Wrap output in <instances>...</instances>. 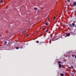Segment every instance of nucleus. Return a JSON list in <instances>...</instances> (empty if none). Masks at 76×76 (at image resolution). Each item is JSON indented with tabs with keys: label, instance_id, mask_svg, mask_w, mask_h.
I'll use <instances>...</instances> for the list:
<instances>
[{
	"label": "nucleus",
	"instance_id": "nucleus-1",
	"mask_svg": "<svg viewBox=\"0 0 76 76\" xmlns=\"http://www.w3.org/2000/svg\"><path fill=\"white\" fill-rule=\"evenodd\" d=\"M58 39L56 38V36H54L52 39V41H56V40H57Z\"/></svg>",
	"mask_w": 76,
	"mask_h": 76
},
{
	"label": "nucleus",
	"instance_id": "nucleus-2",
	"mask_svg": "<svg viewBox=\"0 0 76 76\" xmlns=\"http://www.w3.org/2000/svg\"><path fill=\"white\" fill-rule=\"evenodd\" d=\"M73 6H76V2H74V4H73Z\"/></svg>",
	"mask_w": 76,
	"mask_h": 76
},
{
	"label": "nucleus",
	"instance_id": "nucleus-3",
	"mask_svg": "<svg viewBox=\"0 0 76 76\" xmlns=\"http://www.w3.org/2000/svg\"><path fill=\"white\" fill-rule=\"evenodd\" d=\"M70 35V33H67L66 34V37H69Z\"/></svg>",
	"mask_w": 76,
	"mask_h": 76
},
{
	"label": "nucleus",
	"instance_id": "nucleus-4",
	"mask_svg": "<svg viewBox=\"0 0 76 76\" xmlns=\"http://www.w3.org/2000/svg\"><path fill=\"white\" fill-rule=\"evenodd\" d=\"M7 42L6 41H5L4 43V45H6V44H7Z\"/></svg>",
	"mask_w": 76,
	"mask_h": 76
},
{
	"label": "nucleus",
	"instance_id": "nucleus-5",
	"mask_svg": "<svg viewBox=\"0 0 76 76\" xmlns=\"http://www.w3.org/2000/svg\"><path fill=\"white\" fill-rule=\"evenodd\" d=\"M58 65L59 67L61 68V65L60 64H59Z\"/></svg>",
	"mask_w": 76,
	"mask_h": 76
},
{
	"label": "nucleus",
	"instance_id": "nucleus-6",
	"mask_svg": "<svg viewBox=\"0 0 76 76\" xmlns=\"http://www.w3.org/2000/svg\"><path fill=\"white\" fill-rule=\"evenodd\" d=\"M48 24H49V23L48 22H46L45 23V25H48Z\"/></svg>",
	"mask_w": 76,
	"mask_h": 76
},
{
	"label": "nucleus",
	"instance_id": "nucleus-7",
	"mask_svg": "<svg viewBox=\"0 0 76 76\" xmlns=\"http://www.w3.org/2000/svg\"><path fill=\"white\" fill-rule=\"evenodd\" d=\"M72 25L73 26H75V23H72Z\"/></svg>",
	"mask_w": 76,
	"mask_h": 76
},
{
	"label": "nucleus",
	"instance_id": "nucleus-8",
	"mask_svg": "<svg viewBox=\"0 0 76 76\" xmlns=\"http://www.w3.org/2000/svg\"><path fill=\"white\" fill-rule=\"evenodd\" d=\"M60 75H61V76H64V75L63 74L61 73V74H60Z\"/></svg>",
	"mask_w": 76,
	"mask_h": 76
},
{
	"label": "nucleus",
	"instance_id": "nucleus-9",
	"mask_svg": "<svg viewBox=\"0 0 76 76\" xmlns=\"http://www.w3.org/2000/svg\"><path fill=\"white\" fill-rule=\"evenodd\" d=\"M34 10H37V8H36V7H34Z\"/></svg>",
	"mask_w": 76,
	"mask_h": 76
},
{
	"label": "nucleus",
	"instance_id": "nucleus-10",
	"mask_svg": "<svg viewBox=\"0 0 76 76\" xmlns=\"http://www.w3.org/2000/svg\"><path fill=\"white\" fill-rule=\"evenodd\" d=\"M26 31V30H25V31H23L22 32V33L23 34V33H25V32Z\"/></svg>",
	"mask_w": 76,
	"mask_h": 76
},
{
	"label": "nucleus",
	"instance_id": "nucleus-11",
	"mask_svg": "<svg viewBox=\"0 0 76 76\" xmlns=\"http://www.w3.org/2000/svg\"><path fill=\"white\" fill-rule=\"evenodd\" d=\"M15 48L17 50H18V49H19V47H16Z\"/></svg>",
	"mask_w": 76,
	"mask_h": 76
},
{
	"label": "nucleus",
	"instance_id": "nucleus-12",
	"mask_svg": "<svg viewBox=\"0 0 76 76\" xmlns=\"http://www.w3.org/2000/svg\"><path fill=\"white\" fill-rule=\"evenodd\" d=\"M69 26H70V27H72V25L71 24H69Z\"/></svg>",
	"mask_w": 76,
	"mask_h": 76
},
{
	"label": "nucleus",
	"instance_id": "nucleus-13",
	"mask_svg": "<svg viewBox=\"0 0 76 76\" xmlns=\"http://www.w3.org/2000/svg\"><path fill=\"white\" fill-rule=\"evenodd\" d=\"M3 0H1V3H3Z\"/></svg>",
	"mask_w": 76,
	"mask_h": 76
},
{
	"label": "nucleus",
	"instance_id": "nucleus-14",
	"mask_svg": "<svg viewBox=\"0 0 76 76\" xmlns=\"http://www.w3.org/2000/svg\"><path fill=\"white\" fill-rule=\"evenodd\" d=\"M71 67L72 69H74V67H73V66H71Z\"/></svg>",
	"mask_w": 76,
	"mask_h": 76
},
{
	"label": "nucleus",
	"instance_id": "nucleus-15",
	"mask_svg": "<svg viewBox=\"0 0 76 76\" xmlns=\"http://www.w3.org/2000/svg\"><path fill=\"white\" fill-rule=\"evenodd\" d=\"M58 63H61V62L60 61H58Z\"/></svg>",
	"mask_w": 76,
	"mask_h": 76
},
{
	"label": "nucleus",
	"instance_id": "nucleus-16",
	"mask_svg": "<svg viewBox=\"0 0 76 76\" xmlns=\"http://www.w3.org/2000/svg\"><path fill=\"white\" fill-rule=\"evenodd\" d=\"M48 29H47L46 31H45V32H48Z\"/></svg>",
	"mask_w": 76,
	"mask_h": 76
},
{
	"label": "nucleus",
	"instance_id": "nucleus-17",
	"mask_svg": "<svg viewBox=\"0 0 76 76\" xmlns=\"http://www.w3.org/2000/svg\"><path fill=\"white\" fill-rule=\"evenodd\" d=\"M42 42H40V43H39V45H42Z\"/></svg>",
	"mask_w": 76,
	"mask_h": 76
},
{
	"label": "nucleus",
	"instance_id": "nucleus-18",
	"mask_svg": "<svg viewBox=\"0 0 76 76\" xmlns=\"http://www.w3.org/2000/svg\"><path fill=\"white\" fill-rule=\"evenodd\" d=\"M36 43H39V41H36Z\"/></svg>",
	"mask_w": 76,
	"mask_h": 76
},
{
	"label": "nucleus",
	"instance_id": "nucleus-19",
	"mask_svg": "<svg viewBox=\"0 0 76 76\" xmlns=\"http://www.w3.org/2000/svg\"><path fill=\"white\" fill-rule=\"evenodd\" d=\"M67 1L68 2H70V0H67Z\"/></svg>",
	"mask_w": 76,
	"mask_h": 76
},
{
	"label": "nucleus",
	"instance_id": "nucleus-20",
	"mask_svg": "<svg viewBox=\"0 0 76 76\" xmlns=\"http://www.w3.org/2000/svg\"><path fill=\"white\" fill-rule=\"evenodd\" d=\"M49 42H50V44H51V41L50 40V41H49Z\"/></svg>",
	"mask_w": 76,
	"mask_h": 76
},
{
	"label": "nucleus",
	"instance_id": "nucleus-21",
	"mask_svg": "<svg viewBox=\"0 0 76 76\" xmlns=\"http://www.w3.org/2000/svg\"><path fill=\"white\" fill-rule=\"evenodd\" d=\"M48 20H50V18H48Z\"/></svg>",
	"mask_w": 76,
	"mask_h": 76
},
{
	"label": "nucleus",
	"instance_id": "nucleus-22",
	"mask_svg": "<svg viewBox=\"0 0 76 76\" xmlns=\"http://www.w3.org/2000/svg\"><path fill=\"white\" fill-rule=\"evenodd\" d=\"M72 56H73L74 57H75V55H72Z\"/></svg>",
	"mask_w": 76,
	"mask_h": 76
},
{
	"label": "nucleus",
	"instance_id": "nucleus-23",
	"mask_svg": "<svg viewBox=\"0 0 76 76\" xmlns=\"http://www.w3.org/2000/svg\"><path fill=\"white\" fill-rule=\"evenodd\" d=\"M54 19H56V17H54Z\"/></svg>",
	"mask_w": 76,
	"mask_h": 76
},
{
	"label": "nucleus",
	"instance_id": "nucleus-24",
	"mask_svg": "<svg viewBox=\"0 0 76 76\" xmlns=\"http://www.w3.org/2000/svg\"><path fill=\"white\" fill-rule=\"evenodd\" d=\"M26 37H28V35H27L26 36Z\"/></svg>",
	"mask_w": 76,
	"mask_h": 76
},
{
	"label": "nucleus",
	"instance_id": "nucleus-25",
	"mask_svg": "<svg viewBox=\"0 0 76 76\" xmlns=\"http://www.w3.org/2000/svg\"><path fill=\"white\" fill-rule=\"evenodd\" d=\"M75 58H76V56H75Z\"/></svg>",
	"mask_w": 76,
	"mask_h": 76
},
{
	"label": "nucleus",
	"instance_id": "nucleus-26",
	"mask_svg": "<svg viewBox=\"0 0 76 76\" xmlns=\"http://www.w3.org/2000/svg\"><path fill=\"white\" fill-rule=\"evenodd\" d=\"M42 29H44V28H42Z\"/></svg>",
	"mask_w": 76,
	"mask_h": 76
},
{
	"label": "nucleus",
	"instance_id": "nucleus-27",
	"mask_svg": "<svg viewBox=\"0 0 76 76\" xmlns=\"http://www.w3.org/2000/svg\"><path fill=\"white\" fill-rule=\"evenodd\" d=\"M9 45V44H7V45Z\"/></svg>",
	"mask_w": 76,
	"mask_h": 76
},
{
	"label": "nucleus",
	"instance_id": "nucleus-28",
	"mask_svg": "<svg viewBox=\"0 0 76 76\" xmlns=\"http://www.w3.org/2000/svg\"><path fill=\"white\" fill-rule=\"evenodd\" d=\"M28 43H27L26 44V45H28Z\"/></svg>",
	"mask_w": 76,
	"mask_h": 76
},
{
	"label": "nucleus",
	"instance_id": "nucleus-29",
	"mask_svg": "<svg viewBox=\"0 0 76 76\" xmlns=\"http://www.w3.org/2000/svg\"><path fill=\"white\" fill-rule=\"evenodd\" d=\"M8 44H10V42H9Z\"/></svg>",
	"mask_w": 76,
	"mask_h": 76
},
{
	"label": "nucleus",
	"instance_id": "nucleus-30",
	"mask_svg": "<svg viewBox=\"0 0 76 76\" xmlns=\"http://www.w3.org/2000/svg\"><path fill=\"white\" fill-rule=\"evenodd\" d=\"M0 36H1V35H0Z\"/></svg>",
	"mask_w": 76,
	"mask_h": 76
},
{
	"label": "nucleus",
	"instance_id": "nucleus-31",
	"mask_svg": "<svg viewBox=\"0 0 76 76\" xmlns=\"http://www.w3.org/2000/svg\"><path fill=\"white\" fill-rule=\"evenodd\" d=\"M75 28H76V26H75Z\"/></svg>",
	"mask_w": 76,
	"mask_h": 76
},
{
	"label": "nucleus",
	"instance_id": "nucleus-32",
	"mask_svg": "<svg viewBox=\"0 0 76 76\" xmlns=\"http://www.w3.org/2000/svg\"><path fill=\"white\" fill-rule=\"evenodd\" d=\"M72 76H74V75H72Z\"/></svg>",
	"mask_w": 76,
	"mask_h": 76
},
{
	"label": "nucleus",
	"instance_id": "nucleus-33",
	"mask_svg": "<svg viewBox=\"0 0 76 76\" xmlns=\"http://www.w3.org/2000/svg\"><path fill=\"white\" fill-rule=\"evenodd\" d=\"M35 34V33H34V34Z\"/></svg>",
	"mask_w": 76,
	"mask_h": 76
},
{
	"label": "nucleus",
	"instance_id": "nucleus-34",
	"mask_svg": "<svg viewBox=\"0 0 76 76\" xmlns=\"http://www.w3.org/2000/svg\"><path fill=\"white\" fill-rule=\"evenodd\" d=\"M75 12H76V11H75Z\"/></svg>",
	"mask_w": 76,
	"mask_h": 76
},
{
	"label": "nucleus",
	"instance_id": "nucleus-35",
	"mask_svg": "<svg viewBox=\"0 0 76 76\" xmlns=\"http://www.w3.org/2000/svg\"><path fill=\"white\" fill-rule=\"evenodd\" d=\"M75 73H76V72H75Z\"/></svg>",
	"mask_w": 76,
	"mask_h": 76
}]
</instances>
